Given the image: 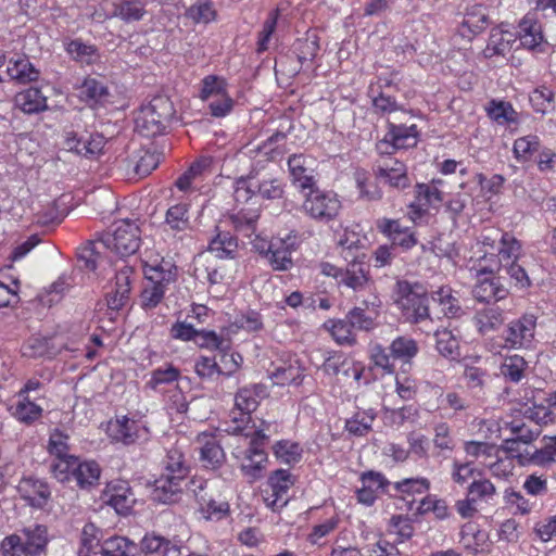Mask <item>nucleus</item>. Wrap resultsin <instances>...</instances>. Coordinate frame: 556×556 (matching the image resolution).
I'll return each instance as SVG.
<instances>
[{
  "label": "nucleus",
  "instance_id": "obj_1",
  "mask_svg": "<svg viewBox=\"0 0 556 556\" xmlns=\"http://www.w3.org/2000/svg\"><path fill=\"white\" fill-rule=\"evenodd\" d=\"M473 249L468 267L477 276L497 273L522 255V243L513 233L494 228L482 231Z\"/></svg>",
  "mask_w": 556,
  "mask_h": 556
},
{
  "label": "nucleus",
  "instance_id": "obj_2",
  "mask_svg": "<svg viewBox=\"0 0 556 556\" xmlns=\"http://www.w3.org/2000/svg\"><path fill=\"white\" fill-rule=\"evenodd\" d=\"M249 419H232L236 424L233 428L223 429L226 432H231L236 435H243L250 438V446L242 452V456H237L240 462L241 472L252 481L258 480L263 477L269 463L267 453L260 447V445L268 439L264 429H254L253 427L243 426Z\"/></svg>",
  "mask_w": 556,
  "mask_h": 556
},
{
  "label": "nucleus",
  "instance_id": "obj_3",
  "mask_svg": "<svg viewBox=\"0 0 556 556\" xmlns=\"http://www.w3.org/2000/svg\"><path fill=\"white\" fill-rule=\"evenodd\" d=\"M173 264L159 255L143 261L146 283L141 292V306L144 309L156 307L163 300L167 286L174 280Z\"/></svg>",
  "mask_w": 556,
  "mask_h": 556
},
{
  "label": "nucleus",
  "instance_id": "obj_4",
  "mask_svg": "<svg viewBox=\"0 0 556 556\" xmlns=\"http://www.w3.org/2000/svg\"><path fill=\"white\" fill-rule=\"evenodd\" d=\"M50 536L43 525H31L20 533L5 536L1 542L2 556H42Z\"/></svg>",
  "mask_w": 556,
  "mask_h": 556
},
{
  "label": "nucleus",
  "instance_id": "obj_5",
  "mask_svg": "<svg viewBox=\"0 0 556 556\" xmlns=\"http://www.w3.org/2000/svg\"><path fill=\"white\" fill-rule=\"evenodd\" d=\"M394 303L407 323L419 324L430 318L427 291L418 283L399 280L394 290Z\"/></svg>",
  "mask_w": 556,
  "mask_h": 556
},
{
  "label": "nucleus",
  "instance_id": "obj_6",
  "mask_svg": "<svg viewBox=\"0 0 556 556\" xmlns=\"http://www.w3.org/2000/svg\"><path fill=\"white\" fill-rule=\"evenodd\" d=\"M175 116L173 102L163 96L155 97L139 111L135 123L136 130L144 137L162 135Z\"/></svg>",
  "mask_w": 556,
  "mask_h": 556
},
{
  "label": "nucleus",
  "instance_id": "obj_7",
  "mask_svg": "<svg viewBox=\"0 0 556 556\" xmlns=\"http://www.w3.org/2000/svg\"><path fill=\"white\" fill-rule=\"evenodd\" d=\"M308 190L303 202L304 212L317 222L328 223L334 219L341 210V202L337 194L314 189V187Z\"/></svg>",
  "mask_w": 556,
  "mask_h": 556
},
{
  "label": "nucleus",
  "instance_id": "obj_8",
  "mask_svg": "<svg viewBox=\"0 0 556 556\" xmlns=\"http://www.w3.org/2000/svg\"><path fill=\"white\" fill-rule=\"evenodd\" d=\"M102 239L108 250L119 256H127L139 248V227L128 219L119 220L114 225V230L105 233Z\"/></svg>",
  "mask_w": 556,
  "mask_h": 556
},
{
  "label": "nucleus",
  "instance_id": "obj_9",
  "mask_svg": "<svg viewBox=\"0 0 556 556\" xmlns=\"http://www.w3.org/2000/svg\"><path fill=\"white\" fill-rule=\"evenodd\" d=\"M300 243V236L295 230L279 232L269 241L267 260L275 270H288L292 267V252Z\"/></svg>",
  "mask_w": 556,
  "mask_h": 556
},
{
  "label": "nucleus",
  "instance_id": "obj_10",
  "mask_svg": "<svg viewBox=\"0 0 556 556\" xmlns=\"http://www.w3.org/2000/svg\"><path fill=\"white\" fill-rule=\"evenodd\" d=\"M295 483V477L287 469L273 471L267 480L268 491L264 502L273 510L280 509L288 504V492Z\"/></svg>",
  "mask_w": 556,
  "mask_h": 556
},
{
  "label": "nucleus",
  "instance_id": "obj_11",
  "mask_svg": "<svg viewBox=\"0 0 556 556\" xmlns=\"http://www.w3.org/2000/svg\"><path fill=\"white\" fill-rule=\"evenodd\" d=\"M503 420L504 425L500 427V435L510 450L513 447L509 444L517 442L529 444L541 434L542 424L538 419H528V422L525 419Z\"/></svg>",
  "mask_w": 556,
  "mask_h": 556
},
{
  "label": "nucleus",
  "instance_id": "obj_12",
  "mask_svg": "<svg viewBox=\"0 0 556 556\" xmlns=\"http://www.w3.org/2000/svg\"><path fill=\"white\" fill-rule=\"evenodd\" d=\"M536 319L533 315H523L508 324L503 339L508 349L529 348L534 339Z\"/></svg>",
  "mask_w": 556,
  "mask_h": 556
},
{
  "label": "nucleus",
  "instance_id": "obj_13",
  "mask_svg": "<svg viewBox=\"0 0 556 556\" xmlns=\"http://www.w3.org/2000/svg\"><path fill=\"white\" fill-rule=\"evenodd\" d=\"M109 437L117 442L129 444L138 439H144L148 429L139 425L137 419H109L101 424Z\"/></svg>",
  "mask_w": 556,
  "mask_h": 556
},
{
  "label": "nucleus",
  "instance_id": "obj_14",
  "mask_svg": "<svg viewBox=\"0 0 556 556\" xmlns=\"http://www.w3.org/2000/svg\"><path fill=\"white\" fill-rule=\"evenodd\" d=\"M418 136L417 126L414 124L406 126L389 123L383 140L378 143V150L380 152H388V146L396 150L413 148L418 142Z\"/></svg>",
  "mask_w": 556,
  "mask_h": 556
},
{
  "label": "nucleus",
  "instance_id": "obj_15",
  "mask_svg": "<svg viewBox=\"0 0 556 556\" xmlns=\"http://www.w3.org/2000/svg\"><path fill=\"white\" fill-rule=\"evenodd\" d=\"M102 500L112 506L117 514H127L136 503L129 483L125 480H114L106 484Z\"/></svg>",
  "mask_w": 556,
  "mask_h": 556
},
{
  "label": "nucleus",
  "instance_id": "obj_16",
  "mask_svg": "<svg viewBox=\"0 0 556 556\" xmlns=\"http://www.w3.org/2000/svg\"><path fill=\"white\" fill-rule=\"evenodd\" d=\"M520 45L531 51L543 52L546 41L543 36L540 22L532 14L525 15L519 24L516 33Z\"/></svg>",
  "mask_w": 556,
  "mask_h": 556
},
{
  "label": "nucleus",
  "instance_id": "obj_17",
  "mask_svg": "<svg viewBox=\"0 0 556 556\" xmlns=\"http://www.w3.org/2000/svg\"><path fill=\"white\" fill-rule=\"evenodd\" d=\"M377 229L387 236L394 245L407 251L417 244V239L410 228L401 225L397 219L380 218Z\"/></svg>",
  "mask_w": 556,
  "mask_h": 556
},
{
  "label": "nucleus",
  "instance_id": "obj_18",
  "mask_svg": "<svg viewBox=\"0 0 556 556\" xmlns=\"http://www.w3.org/2000/svg\"><path fill=\"white\" fill-rule=\"evenodd\" d=\"M146 4L141 0H121L114 4L112 13L98 12L92 14V18L101 22L112 17H118L126 23L138 22L146 15Z\"/></svg>",
  "mask_w": 556,
  "mask_h": 556
},
{
  "label": "nucleus",
  "instance_id": "obj_19",
  "mask_svg": "<svg viewBox=\"0 0 556 556\" xmlns=\"http://www.w3.org/2000/svg\"><path fill=\"white\" fill-rule=\"evenodd\" d=\"M376 173L381 181L393 188L404 189L410 184L406 165L395 159L383 160L377 166Z\"/></svg>",
  "mask_w": 556,
  "mask_h": 556
},
{
  "label": "nucleus",
  "instance_id": "obj_20",
  "mask_svg": "<svg viewBox=\"0 0 556 556\" xmlns=\"http://www.w3.org/2000/svg\"><path fill=\"white\" fill-rule=\"evenodd\" d=\"M312 163V160L302 154H294L288 160L292 184L301 191L312 189L315 186Z\"/></svg>",
  "mask_w": 556,
  "mask_h": 556
},
{
  "label": "nucleus",
  "instance_id": "obj_21",
  "mask_svg": "<svg viewBox=\"0 0 556 556\" xmlns=\"http://www.w3.org/2000/svg\"><path fill=\"white\" fill-rule=\"evenodd\" d=\"M267 396L268 391L264 384L243 387L235 395V406L242 415L250 416Z\"/></svg>",
  "mask_w": 556,
  "mask_h": 556
},
{
  "label": "nucleus",
  "instance_id": "obj_22",
  "mask_svg": "<svg viewBox=\"0 0 556 556\" xmlns=\"http://www.w3.org/2000/svg\"><path fill=\"white\" fill-rule=\"evenodd\" d=\"M139 548L147 556H181V546L178 542L154 533L146 534L140 541Z\"/></svg>",
  "mask_w": 556,
  "mask_h": 556
},
{
  "label": "nucleus",
  "instance_id": "obj_23",
  "mask_svg": "<svg viewBox=\"0 0 556 556\" xmlns=\"http://www.w3.org/2000/svg\"><path fill=\"white\" fill-rule=\"evenodd\" d=\"M516 41V33L509 27V25L502 24L500 27L491 30L489 41L483 53L486 58L504 55L511 49L513 43Z\"/></svg>",
  "mask_w": 556,
  "mask_h": 556
},
{
  "label": "nucleus",
  "instance_id": "obj_24",
  "mask_svg": "<svg viewBox=\"0 0 556 556\" xmlns=\"http://www.w3.org/2000/svg\"><path fill=\"white\" fill-rule=\"evenodd\" d=\"M475 275H477L475 273ZM480 274L476 276L478 282L473 288V296L480 302L501 301L508 295V290L500 282L496 277Z\"/></svg>",
  "mask_w": 556,
  "mask_h": 556
},
{
  "label": "nucleus",
  "instance_id": "obj_25",
  "mask_svg": "<svg viewBox=\"0 0 556 556\" xmlns=\"http://www.w3.org/2000/svg\"><path fill=\"white\" fill-rule=\"evenodd\" d=\"M18 492L21 496L33 507L42 508L50 498L51 492L47 482L25 478L20 482Z\"/></svg>",
  "mask_w": 556,
  "mask_h": 556
},
{
  "label": "nucleus",
  "instance_id": "obj_26",
  "mask_svg": "<svg viewBox=\"0 0 556 556\" xmlns=\"http://www.w3.org/2000/svg\"><path fill=\"white\" fill-rule=\"evenodd\" d=\"M363 303L367 311L362 307H354L348 313L346 318L353 329L369 331L376 325L375 320L378 315L377 308L380 306V300L377 295H374L370 300Z\"/></svg>",
  "mask_w": 556,
  "mask_h": 556
},
{
  "label": "nucleus",
  "instance_id": "obj_27",
  "mask_svg": "<svg viewBox=\"0 0 556 556\" xmlns=\"http://www.w3.org/2000/svg\"><path fill=\"white\" fill-rule=\"evenodd\" d=\"M488 24L486 9L481 4H476L466 10L458 31L462 37L471 39L473 36L483 31Z\"/></svg>",
  "mask_w": 556,
  "mask_h": 556
},
{
  "label": "nucleus",
  "instance_id": "obj_28",
  "mask_svg": "<svg viewBox=\"0 0 556 556\" xmlns=\"http://www.w3.org/2000/svg\"><path fill=\"white\" fill-rule=\"evenodd\" d=\"M387 484L388 481L379 472L368 471L363 473L362 488L357 491L358 502L367 506L372 505L379 494L384 491Z\"/></svg>",
  "mask_w": 556,
  "mask_h": 556
},
{
  "label": "nucleus",
  "instance_id": "obj_29",
  "mask_svg": "<svg viewBox=\"0 0 556 556\" xmlns=\"http://www.w3.org/2000/svg\"><path fill=\"white\" fill-rule=\"evenodd\" d=\"M78 90L79 99L89 106L104 105L110 101L108 87L96 78H85Z\"/></svg>",
  "mask_w": 556,
  "mask_h": 556
},
{
  "label": "nucleus",
  "instance_id": "obj_30",
  "mask_svg": "<svg viewBox=\"0 0 556 556\" xmlns=\"http://www.w3.org/2000/svg\"><path fill=\"white\" fill-rule=\"evenodd\" d=\"M14 103L26 114H36L48 109L47 97L39 88H27L16 93Z\"/></svg>",
  "mask_w": 556,
  "mask_h": 556
},
{
  "label": "nucleus",
  "instance_id": "obj_31",
  "mask_svg": "<svg viewBox=\"0 0 556 556\" xmlns=\"http://www.w3.org/2000/svg\"><path fill=\"white\" fill-rule=\"evenodd\" d=\"M198 441L202 444L200 455L204 466L210 469L220 467L225 460V453L217 441L206 432L200 433Z\"/></svg>",
  "mask_w": 556,
  "mask_h": 556
},
{
  "label": "nucleus",
  "instance_id": "obj_32",
  "mask_svg": "<svg viewBox=\"0 0 556 556\" xmlns=\"http://www.w3.org/2000/svg\"><path fill=\"white\" fill-rule=\"evenodd\" d=\"M184 479L161 473V476L154 481V488L152 491V497L154 501L160 503H172L175 501L176 495L181 490V483Z\"/></svg>",
  "mask_w": 556,
  "mask_h": 556
},
{
  "label": "nucleus",
  "instance_id": "obj_33",
  "mask_svg": "<svg viewBox=\"0 0 556 556\" xmlns=\"http://www.w3.org/2000/svg\"><path fill=\"white\" fill-rule=\"evenodd\" d=\"M339 285L351 288L354 291H371L372 283L369 281L368 273L362 263L353 262L342 271Z\"/></svg>",
  "mask_w": 556,
  "mask_h": 556
},
{
  "label": "nucleus",
  "instance_id": "obj_34",
  "mask_svg": "<svg viewBox=\"0 0 556 556\" xmlns=\"http://www.w3.org/2000/svg\"><path fill=\"white\" fill-rule=\"evenodd\" d=\"M7 73L11 79L24 85L37 81L40 76L39 70L26 56L10 60Z\"/></svg>",
  "mask_w": 556,
  "mask_h": 556
},
{
  "label": "nucleus",
  "instance_id": "obj_35",
  "mask_svg": "<svg viewBox=\"0 0 556 556\" xmlns=\"http://www.w3.org/2000/svg\"><path fill=\"white\" fill-rule=\"evenodd\" d=\"M389 352L393 359L409 364L419 353V344L409 336H399L390 343Z\"/></svg>",
  "mask_w": 556,
  "mask_h": 556
},
{
  "label": "nucleus",
  "instance_id": "obj_36",
  "mask_svg": "<svg viewBox=\"0 0 556 556\" xmlns=\"http://www.w3.org/2000/svg\"><path fill=\"white\" fill-rule=\"evenodd\" d=\"M165 225L175 235L189 230L191 228L189 204L180 202L169 206L165 215Z\"/></svg>",
  "mask_w": 556,
  "mask_h": 556
},
{
  "label": "nucleus",
  "instance_id": "obj_37",
  "mask_svg": "<svg viewBox=\"0 0 556 556\" xmlns=\"http://www.w3.org/2000/svg\"><path fill=\"white\" fill-rule=\"evenodd\" d=\"M475 326L482 334L497 330L504 323L503 311L498 306H488L476 312Z\"/></svg>",
  "mask_w": 556,
  "mask_h": 556
},
{
  "label": "nucleus",
  "instance_id": "obj_38",
  "mask_svg": "<svg viewBox=\"0 0 556 556\" xmlns=\"http://www.w3.org/2000/svg\"><path fill=\"white\" fill-rule=\"evenodd\" d=\"M162 473L186 479L189 473V466L186 463L185 454L180 445L176 444L169 448L163 460Z\"/></svg>",
  "mask_w": 556,
  "mask_h": 556
},
{
  "label": "nucleus",
  "instance_id": "obj_39",
  "mask_svg": "<svg viewBox=\"0 0 556 556\" xmlns=\"http://www.w3.org/2000/svg\"><path fill=\"white\" fill-rule=\"evenodd\" d=\"M486 113L492 121L501 126L516 125L519 123L518 112L506 101H490Z\"/></svg>",
  "mask_w": 556,
  "mask_h": 556
},
{
  "label": "nucleus",
  "instance_id": "obj_40",
  "mask_svg": "<svg viewBox=\"0 0 556 556\" xmlns=\"http://www.w3.org/2000/svg\"><path fill=\"white\" fill-rule=\"evenodd\" d=\"M101 476V468L94 460L77 462L74 471V481L80 489H88L96 485Z\"/></svg>",
  "mask_w": 556,
  "mask_h": 556
},
{
  "label": "nucleus",
  "instance_id": "obj_41",
  "mask_svg": "<svg viewBox=\"0 0 556 556\" xmlns=\"http://www.w3.org/2000/svg\"><path fill=\"white\" fill-rule=\"evenodd\" d=\"M138 545L126 536H112L101 545L102 556H136Z\"/></svg>",
  "mask_w": 556,
  "mask_h": 556
},
{
  "label": "nucleus",
  "instance_id": "obj_42",
  "mask_svg": "<svg viewBox=\"0 0 556 556\" xmlns=\"http://www.w3.org/2000/svg\"><path fill=\"white\" fill-rule=\"evenodd\" d=\"M65 51L74 61L87 65L96 63L100 58L98 49L94 46L87 45L80 39L70 40L65 45Z\"/></svg>",
  "mask_w": 556,
  "mask_h": 556
},
{
  "label": "nucleus",
  "instance_id": "obj_43",
  "mask_svg": "<svg viewBox=\"0 0 556 556\" xmlns=\"http://www.w3.org/2000/svg\"><path fill=\"white\" fill-rule=\"evenodd\" d=\"M275 384L286 386L290 383L300 384L303 379V371L298 361L281 366H276L269 374Z\"/></svg>",
  "mask_w": 556,
  "mask_h": 556
},
{
  "label": "nucleus",
  "instance_id": "obj_44",
  "mask_svg": "<svg viewBox=\"0 0 556 556\" xmlns=\"http://www.w3.org/2000/svg\"><path fill=\"white\" fill-rule=\"evenodd\" d=\"M208 249L219 258H233L237 249V238L229 232H218L210 242Z\"/></svg>",
  "mask_w": 556,
  "mask_h": 556
},
{
  "label": "nucleus",
  "instance_id": "obj_45",
  "mask_svg": "<svg viewBox=\"0 0 556 556\" xmlns=\"http://www.w3.org/2000/svg\"><path fill=\"white\" fill-rule=\"evenodd\" d=\"M199 511L206 520L218 521L229 514V504L226 501H215L211 496H199Z\"/></svg>",
  "mask_w": 556,
  "mask_h": 556
},
{
  "label": "nucleus",
  "instance_id": "obj_46",
  "mask_svg": "<svg viewBox=\"0 0 556 556\" xmlns=\"http://www.w3.org/2000/svg\"><path fill=\"white\" fill-rule=\"evenodd\" d=\"M207 160H201L195 163H193L187 172H185L177 180H176V187L185 192V193H192L193 191L198 190V180L200 176L202 175L203 170L208 166Z\"/></svg>",
  "mask_w": 556,
  "mask_h": 556
},
{
  "label": "nucleus",
  "instance_id": "obj_47",
  "mask_svg": "<svg viewBox=\"0 0 556 556\" xmlns=\"http://www.w3.org/2000/svg\"><path fill=\"white\" fill-rule=\"evenodd\" d=\"M432 300L441 306L445 317H457L462 313V307L457 298L453 295L450 287H441L432 292Z\"/></svg>",
  "mask_w": 556,
  "mask_h": 556
},
{
  "label": "nucleus",
  "instance_id": "obj_48",
  "mask_svg": "<svg viewBox=\"0 0 556 556\" xmlns=\"http://www.w3.org/2000/svg\"><path fill=\"white\" fill-rule=\"evenodd\" d=\"M529 101L536 113L545 115L555 111L554 92L545 86L535 88L530 93Z\"/></svg>",
  "mask_w": 556,
  "mask_h": 556
},
{
  "label": "nucleus",
  "instance_id": "obj_49",
  "mask_svg": "<svg viewBox=\"0 0 556 556\" xmlns=\"http://www.w3.org/2000/svg\"><path fill=\"white\" fill-rule=\"evenodd\" d=\"M275 457L283 464L291 465L301 460L303 448L299 443L290 440H280L273 446Z\"/></svg>",
  "mask_w": 556,
  "mask_h": 556
},
{
  "label": "nucleus",
  "instance_id": "obj_50",
  "mask_svg": "<svg viewBox=\"0 0 556 556\" xmlns=\"http://www.w3.org/2000/svg\"><path fill=\"white\" fill-rule=\"evenodd\" d=\"M45 400L37 399L31 400L29 395H25L24 392H18L12 407H14V415L16 417H36L40 416L43 412L42 404Z\"/></svg>",
  "mask_w": 556,
  "mask_h": 556
},
{
  "label": "nucleus",
  "instance_id": "obj_51",
  "mask_svg": "<svg viewBox=\"0 0 556 556\" xmlns=\"http://www.w3.org/2000/svg\"><path fill=\"white\" fill-rule=\"evenodd\" d=\"M540 138L535 135L517 138L513 147L514 156L518 162H528L540 150Z\"/></svg>",
  "mask_w": 556,
  "mask_h": 556
},
{
  "label": "nucleus",
  "instance_id": "obj_52",
  "mask_svg": "<svg viewBox=\"0 0 556 556\" xmlns=\"http://www.w3.org/2000/svg\"><path fill=\"white\" fill-rule=\"evenodd\" d=\"M77 462L78 458L73 455L55 457L51 464V472L53 477L62 483L73 481Z\"/></svg>",
  "mask_w": 556,
  "mask_h": 556
},
{
  "label": "nucleus",
  "instance_id": "obj_53",
  "mask_svg": "<svg viewBox=\"0 0 556 556\" xmlns=\"http://www.w3.org/2000/svg\"><path fill=\"white\" fill-rule=\"evenodd\" d=\"M106 249L103 239L90 242L78 251V258L85 263V267L96 270L102 263V251Z\"/></svg>",
  "mask_w": 556,
  "mask_h": 556
},
{
  "label": "nucleus",
  "instance_id": "obj_54",
  "mask_svg": "<svg viewBox=\"0 0 556 556\" xmlns=\"http://www.w3.org/2000/svg\"><path fill=\"white\" fill-rule=\"evenodd\" d=\"M527 369V362L520 355L514 354L504 358L501 365V374L511 382H519Z\"/></svg>",
  "mask_w": 556,
  "mask_h": 556
},
{
  "label": "nucleus",
  "instance_id": "obj_55",
  "mask_svg": "<svg viewBox=\"0 0 556 556\" xmlns=\"http://www.w3.org/2000/svg\"><path fill=\"white\" fill-rule=\"evenodd\" d=\"M324 327L330 332L332 338L339 344H352L355 341L353 327L348 318L332 319L324 324Z\"/></svg>",
  "mask_w": 556,
  "mask_h": 556
},
{
  "label": "nucleus",
  "instance_id": "obj_56",
  "mask_svg": "<svg viewBox=\"0 0 556 556\" xmlns=\"http://www.w3.org/2000/svg\"><path fill=\"white\" fill-rule=\"evenodd\" d=\"M179 377V370L168 364L165 368H157L153 370L147 386L152 390L162 391L163 386L176 383Z\"/></svg>",
  "mask_w": 556,
  "mask_h": 556
},
{
  "label": "nucleus",
  "instance_id": "obj_57",
  "mask_svg": "<svg viewBox=\"0 0 556 556\" xmlns=\"http://www.w3.org/2000/svg\"><path fill=\"white\" fill-rule=\"evenodd\" d=\"M227 87L228 84L224 77L217 75H207L202 79L200 97L203 101H205L219 96H229Z\"/></svg>",
  "mask_w": 556,
  "mask_h": 556
},
{
  "label": "nucleus",
  "instance_id": "obj_58",
  "mask_svg": "<svg viewBox=\"0 0 556 556\" xmlns=\"http://www.w3.org/2000/svg\"><path fill=\"white\" fill-rule=\"evenodd\" d=\"M100 545V530L93 523L84 526L80 533L79 556L97 555L96 549Z\"/></svg>",
  "mask_w": 556,
  "mask_h": 556
},
{
  "label": "nucleus",
  "instance_id": "obj_59",
  "mask_svg": "<svg viewBox=\"0 0 556 556\" xmlns=\"http://www.w3.org/2000/svg\"><path fill=\"white\" fill-rule=\"evenodd\" d=\"M467 493L478 503H490L496 495V488L489 479H475L468 485Z\"/></svg>",
  "mask_w": 556,
  "mask_h": 556
},
{
  "label": "nucleus",
  "instance_id": "obj_60",
  "mask_svg": "<svg viewBox=\"0 0 556 556\" xmlns=\"http://www.w3.org/2000/svg\"><path fill=\"white\" fill-rule=\"evenodd\" d=\"M186 16L193 23L207 24L216 18V11L211 1H198L187 9Z\"/></svg>",
  "mask_w": 556,
  "mask_h": 556
},
{
  "label": "nucleus",
  "instance_id": "obj_61",
  "mask_svg": "<svg viewBox=\"0 0 556 556\" xmlns=\"http://www.w3.org/2000/svg\"><path fill=\"white\" fill-rule=\"evenodd\" d=\"M438 352L448 358L458 356V341L452 331L447 329L438 330L435 332Z\"/></svg>",
  "mask_w": 556,
  "mask_h": 556
},
{
  "label": "nucleus",
  "instance_id": "obj_62",
  "mask_svg": "<svg viewBox=\"0 0 556 556\" xmlns=\"http://www.w3.org/2000/svg\"><path fill=\"white\" fill-rule=\"evenodd\" d=\"M415 193L416 200L427 206H434L443 200L442 192L434 184H418Z\"/></svg>",
  "mask_w": 556,
  "mask_h": 556
},
{
  "label": "nucleus",
  "instance_id": "obj_63",
  "mask_svg": "<svg viewBox=\"0 0 556 556\" xmlns=\"http://www.w3.org/2000/svg\"><path fill=\"white\" fill-rule=\"evenodd\" d=\"M194 371L201 379H212L215 375L224 374L214 357L203 355L195 359Z\"/></svg>",
  "mask_w": 556,
  "mask_h": 556
},
{
  "label": "nucleus",
  "instance_id": "obj_64",
  "mask_svg": "<svg viewBox=\"0 0 556 556\" xmlns=\"http://www.w3.org/2000/svg\"><path fill=\"white\" fill-rule=\"evenodd\" d=\"M160 163V155L151 151H142L136 161L135 173L139 177H144L151 174Z\"/></svg>",
  "mask_w": 556,
  "mask_h": 556
}]
</instances>
